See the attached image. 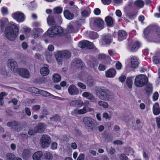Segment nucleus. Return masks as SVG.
I'll return each instance as SVG.
<instances>
[{
	"label": "nucleus",
	"mask_w": 160,
	"mask_h": 160,
	"mask_svg": "<svg viewBox=\"0 0 160 160\" xmlns=\"http://www.w3.org/2000/svg\"><path fill=\"white\" fill-rule=\"evenodd\" d=\"M18 27L15 24L6 28L5 34L6 38L11 41L15 40L18 33Z\"/></svg>",
	"instance_id": "f257e3e1"
},
{
	"label": "nucleus",
	"mask_w": 160,
	"mask_h": 160,
	"mask_svg": "<svg viewBox=\"0 0 160 160\" xmlns=\"http://www.w3.org/2000/svg\"><path fill=\"white\" fill-rule=\"evenodd\" d=\"M96 95L101 100L110 101L113 98L110 92L108 89L98 88L96 91Z\"/></svg>",
	"instance_id": "f03ea898"
},
{
	"label": "nucleus",
	"mask_w": 160,
	"mask_h": 160,
	"mask_svg": "<svg viewBox=\"0 0 160 160\" xmlns=\"http://www.w3.org/2000/svg\"><path fill=\"white\" fill-rule=\"evenodd\" d=\"M151 28L150 27H148L144 30V38L148 39L150 41L155 42H160V28H158L157 35H152L148 38V35L150 32Z\"/></svg>",
	"instance_id": "7ed1b4c3"
},
{
	"label": "nucleus",
	"mask_w": 160,
	"mask_h": 160,
	"mask_svg": "<svg viewBox=\"0 0 160 160\" xmlns=\"http://www.w3.org/2000/svg\"><path fill=\"white\" fill-rule=\"evenodd\" d=\"M104 22L99 18H94L90 20V26L93 30H99L103 28Z\"/></svg>",
	"instance_id": "20e7f679"
},
{
	"label": "nucleus",
	"mask_w": 160,
	"mask_h": 160,
	"mask_svg": "<svg viewBox=\"0 0 160 160\" xmlns=\"http://www.w3.org/2000/svg\"><path fill=\"white\" fill-rule=\"evenodd\" d=\"M83 122L90 130L94 131L97 128L98 125L97 122L92 118L85 117L83 119Z\"/></svg>",
	"instance_id": "39448f33"
},
{
	"label": "nucleus",
	"mask_w": 160,
	"mask_h": 160,
	"mask_svg": "<svg viewBox=\"0 0 160 160\" xmlns=\"http://www.w3.org/2000/svg\"><path fill=\"white\" fill-rule=\"evenodd\" d=\"M148 81V79L146 76L143 74H140L136 77L134 84L136 87L141 88L146 85Z\"/></svg>",
	"instance_id": "423d86ee"
},
{
	"label": "nucleus",
	"mask_w": 160,
	"mask_h": 160,
	"mask_svg": "<svg viewBox=\"0 0 160 160\" xmlns=\"http://www.w3.org/2000/svg\"><path fill=\"white\" fill-rule=\"evenodd\" d=\"M47 32L50 37H52L56 35H60L63 32V30L62 28L60 26H53L49 29Z\"/></svg>",
	"instance_id": "0eeeda50"
},
{
	"label": "nucleus",
	"mask_w": 160,
	"mask_h": 160,
	"mask_svg": "<svg viewBox=\"0 0 160 160\" xmlns=\"http://www.w3.org/2000/svg\"><path fill=\"white\" fill-rule=\"evenodd\" d=\"M40 144L42 148H47L50 145L51 142V137L48 135H43L40 140Z\"/></svg>",
	"instance_id": "6e6552de"
},
{
	"label": "nucleus",
	"mask_w": 160,
	"mask_h": 160,
	"mask_svg": "<svg viewBox=\"0 0 160 160\" xmlns=\"http://www.w3.org/2000/svg\"><path fill=\"white\" fill-rule=\"evenodd\" d=\"M55 56L58 64H60L63 58H68L70 57L71 53L69 52L67 50L60 51L56 54Z\"/></svg>",
	"instance_id": "1a4fd4ad"
},
{
	"label": "nucleus",
	"mask_w": 160,
	"mask_h": 160,
	"mask_svg": "<svg viewBox=\"0 0 160 160\" xmlns=\"http://www.w3.org/2000/svg\"><path fill=\"white\" fill-rule=\"evenodd\" d=\"M7 66L14 73H16L18 69L17 62L13 59H8L7 62Z\"/></svg>",
	"instance_id": "9d476101"
},
{
	"label": "nucleus",
	"mask_w": 160,
	"mask_h": 160,
	"mask_svg": "<svg viewBox=\"0 0 160 160\" xmlns=\"http://www.w3.org/2000/svg\"><path fill=\"white\" fill-rule=\"evenodd\" d=\"M12 18L20 22H24L25 19V16L23 13L20 11H17L12 14Z\"/></svg>",
	"instance_id": "9b49d317"
},
{
	"label": "nucleus",
	"mask_w": 160,
	"mask_h": 160,
	"mask_svg": "<svg viewBox=\"0 0 160 160\" xmlns=\"http://www.w3.org/2000/svg\"><path fill=\"white\" fill-rule=\"evenodd\" d=\"M16 73L25 78H28L30 76L28 71L27 69L24 68H18Z\"/></svg>",
	"instance_id": "f8f14e48"
},
{
	"label": "nucleus",
	"mask_w": 160,
	"mask_h": 160,
	"mask_svg": "<svg viewBox=\"0 0 160 160\" xmlns=\"http://www.w3.org/2000/svg\"><path fill=\"white\" fill-rule=\"evenodd\" d=\"M78 46L82 48H93V43L88 41L83 40L79 42Z\"/></svg>",
	"instance_id": "ddd939ff"
},
{
	"label": "nucleus",
	"mask_w": 160,
	"mask_h": 160,
	"mask_svg": "<svg viewBox=\"0 0 160 160\" xmlns=\"http://www.w3.org/2000/svg\"><path fill=\"white\" fill-rule=\"evenodd\" d=\"M68 92L71 95H78L79 91L75 86L73 85H71L68 88Z\"/></svg>",
	"instance_id": "4468645a"
},
{
	"label": "nucleus",
	"mask_w": 160,
	"mask_h": 160,
	"mask_svg": "<svg viewBox=\"0 0 160 160\" xmlns=\"http://www.w3.org/2000/svg\"><path fill=\"white\" fill-rule=\"evenodd\" d=\"M138 60V58L136 56H133L130 58L132 68H135L138 66L139 63Z\"/></svg>",
	"instance_id": "2eb2a0df"
},
{
	"label": "nucleus",
	"mask_w": 160,
	"mask_h": 160,
	"mask_svg": "<svg viewBox=\"0 0 160 160\" xmlns=\"http://www.w3.org/2000/svg\"><path fill=\"white\" fill-rule=\"evenodd\" d=\"M43 32V31L41 28H34L31 34L32 37L34 38H37Z\"/></svg>",
	"instance_id": "dca6fc26"
},
{
	"label": "nucleus",
	"mask_w": 160,
	"mask_h": 160,
	"mask_svg": "<svg viewBox=\"0 0 160 160\" xmlns=\"http://www.w3.org/2000/svg\"><path fill=\"white\" fill-rule=\"evenodd\" d=\"M82 96L89 100L92 102H96V99L91 93L88 92H85L82 93Z\"/></svg>",
	"instance_id": "f3484780"
},
{
	"label": "nucleus",
	"mask_w": 160,
	"mask_h": 160,
	"mask_svg": "<svg viewBox=\"0 0 160 160\" xmlns=\"http://www.w3.org/2000/svg\"><path fill=\"white\" fill-rule=\"evenodd\" d=\"M87 112V110L86 109V107H84L80 109H74L72 111V115L75 116L77 114H84L86 113Z\"/></svg>",
	"instance_id": "a211bd4d"
},
{
	"label": "nucleus",
	"mask_w": 160,
	"mask_h": 160,
	"mask_svg": "<svg viewBox=\"0 0 160 160\" xmlns=\"http://www.w3.org/2000/svg\"><path fill=\"white\" fill-rule=\"evenodd\" d=\"M116 72L115 69L110 68L105 71L106 77L109 78H112L116 75Z\"/></svg>",
	"instance_id": "6ab92c4d"
},
{
	"label": "nucleus",
	"mask_w": 160,
	"mask_h": 160,
	"mask_svg": "<svg viewBox=\"0 0 160 160\" xmlns=\"http://www.w3.org/2000/svg\"><path fill=\"white\" fill-rule=\"evenodd\" d=\"M67 29L69 33H76L78 31V29L76 28L74 25V23L72 22H70L68 25Z\"/></svg>",
	"instance_id": "aec40b11"
},
{
	"label": "nucleus",
	"mask_w": 160,
	"mask_h": 160,
	"mask_svg": "<svg viewBox=\"0 0 160 160\" xmlns=\"http://www.w3.org/2000/svg\"><path fill=\"white\" fill-rule=\"evenodd\" d=\"M7 126L11 127V129L14 131H18L19 127V124L16 121L9 122L7 123Z\"/></svg>",
	"instance_id": "412c9836"
},
{
	"label": "nucleus",
	"mask_w": 160,
	"mask_h": 160,
	"mask_svg": "<svg viewBox=\"0 0 160 160\" xmlns=\"http://www.w3.org/2000/svg\"><path fill=\"white\" fill-rule=\"evenodd\" d=\"M49 67L47 65H44L43 67L40 70L41 74L44 76L48 75L49 73Z\"/></svg>",
	"instance_id": "4be33fe9"
},
{
	"label": "nucleus",
	"mask_w": 160,
	"mask_h": 160,
	"mask_svg": "<svg viewBox=\"0 0 160 160\" xmlns=\"http://www.w3.org/2000/svg\"><path fill=\"white\" fill-rule=\"evenodd\" d=\"M70 106H77L79 107H81L83 105V102L79 99L72 101L70 103Z\"/></svg>",
	"instance_id": "5701e85b"
},
{
	"label": "nucleus",
	"mask_w": 160,
	"mask_h": 160,
	"mask_svg": "<svg viewBox=\"0 0 160 160\" xmlns=\"http://www.w3.org/2000/svg\"><path fill=\"white\" fill-rule=\"evenodd\" d=\"M118 39L120 41L126 39L127 34L125 31L121 30L118 32Z\"/></svg>",
	"instance_id": "b1692460"
},
{
	"label": "nucleus",
	"mask_w": 160,
	"mask_h": 160,
	"mask_svg": "<svg viewBox=\"0 0 160 160\" xmlns=\"http://www.w3.org/2000/svg\"><path fill=\"white\" fill-rule=\"evenodd\" d=\"M46 128V125L44 123H40L35 128V129L37 132L41 133L44 132Z\"/></svg>",
	"instance_id": "393cba45"
},
{
	"label": "nucleus",
	"mask_w": 160,
	"mask_h": 160,
	"mask_svg": "<svg viewBox=\"0 0 160 160\" xmlns=\"http://www.w3.org/2000/svg\"><path fill=\"white\" fill-rule=\"evenodd\" d=\"M153 112L154 115H157L160 113V109L159 104L158 103H155L153 106Z\"/></svg>",
	"instance_id": "a878e982"
},
{
	"label": "nucleus",
	"mask_w": 160,
	"mask_h": 160,
	"mask_svg": "<svg viewBox=\"0 0 160 160\" xmlns=\"http://www.w3.org/2000/svg\"><path fill=\"white\" fill-rule=\"evenodd\" d=\"M42 152L41 151H38L35 152L32 155L33 160H41L42 156Z\"/></svg>",
	"instance_id": "bb28decb"
},
{
	"label": "nucleus",
	"mask_w": 160,
	"mask_h": 160,
	"mask_svg": "<svg viewBox=\"0 0 160 160\" xmlns=\"http://www.w3.org/2000/svg\"><path fill=\"white\" fill-rule=\"evenodd\" d=\"M63 14L65 17L68 19L71 20L73 18V14L71 13L68 10H65L64 11Z\"/></svg>",
	"instance_id": "cd10ccee"
},
{
	"label": "nucleus",
	"mask_w": 160,
	"mask_h": 160,
	"mask_svg": "<svg viewBox=\"0 0 160 160\" xmlns=\"http://www.w3.org/2000/svg\"><path fill=\"white\" fill-rule=\"evenodd\" d=\"M91 13V10L88 7L84 8L83 11L81 12V15L83 17H88Z\"/></svg>",
	"instance_id": "c85d7f7f"
},
{
	"label": "nucleus",
	"mask_w": 160,
	"mask_h": 160,
	"mask_svg": "<svg viewBox=\"0 0 160 160\" xmlns=\"http://www.w3.org/2000/svg\"><path fill=\"white\" fill-rule=\"evenodd\" d=\"M32 153L31 151L29 150H24L22 153V156L25 159H27Z\"/></svg>",
	"instance_id": "c756f323"
},
{
	"label": "nucleus",
	"mask_w": 160,
	"mask_h": 160,
	"mask_svg": "<svg viewBox=\"0 0 160 160\" xmlns=\"http://www.w3.org/2000/svg\"><path fill=\"white\" fill-rule=\"evenodd\" d=\"M134 77H128L126 80V84L129 88H131L132 87L133 81L134 79Z\"/></svg>",
	"instance_id": "7c9ffc66"
},
{
	"label": "nucleus",
	"mask_w": 160,
	"mask_h": 160,
	"mask_svg": "<svg viewBox=\"0 0 160 160\" xmlns=\"http://www.w3.org/2000/svg\"><path fill=\"white\" fill-rule=\"evenodd\" d=\"M102 39L106 44H108L111 41L112 37L110 34L104 35Z\"/></svg>",
	"instance_id": "2f4dec72"
},
{
	"label": "nucleus",
	"mask_w": 160,
	"mask_h": 160,
	"mask_svg": "<svg viewBox=\"0 0 160 160\" xmlns=\"http://www.w3.org/2000/svg\"><path fill=\"white\" fill-rule=\"evenodd\" d=\"M105 21L108 26H111L113 25L114 20L111 17L107 16L105 18Z\"/></svg>",
	"instance_id": "473e14b6"
},
{
	"label": "nucleus",
	"mask_w": 160,
	"mask_h": 160,
	"mask_svg": "<svg viewBox=\"0 0 160 160\" xmlns=\"http://www.w3.org/2000/svg\"><path fill=\"white\" fill-rule=\"evenodd\" d=\"M146 92L147 94H151L152 91V88L151 84H148L145 88Z\"/></svg>",
	"instance_id": "72a5a7b5"
},
{
	"label": "nucleus",
	"mask_w": 160,
	"mask_h": 160,
	"mask_svg": "<svg viewBox=\"0 0 160 160\" xmlns=\"http://www.w3.org/2000/svg\"><path fill=\"white\" fill-rule=\"evenodd\" d=\"M140 46V44L137 41H135L132 47L131 50L132 51H135L137 50Z\"/></svg>",
	"instance_id": "f704fd0d"
},
{
	"label": "nucleus",
	"mask_w": 160,
	"mask_h": 160,
	"mask_svg": "<svg viewBox=\"0 0 160 160\" xmlns=\"http://www.w3.org/2000/svg\"><path fill=\"white\" fill-rule=\"evenodd\" d=\"M52 79L54 82H58L60 81L61 77L59 74H55L53 76Z\"/></svg>",
	"instance_id": "c9c22d12"
},
{
	"label": "nucleus",
	"mask_w": 160,
	"mask_h": 160,
	"mask_svg": "<svg viewBox=\"0 0 160 160\" xmlns=\"http://www.w3.org/2000/svg\"><path fill=\"white\" fill-rule=\"evenodd\" d=\"M47 21L48 24L49 25H53L55 24V22L53 18L50 16H49L47 18Z\"/></svg>",
	"instance_id": "e433bc0d"
},
{
	"label": "nucleus",
	"mask_w": 160,
	"mask_h": 160,
	"mask_svg": "<svg viewBox=\"0 0 160 160\" xmlns=\"http://www.w3.org/2000/svg\"><path fill=\"white\" fill-rule=\"evenodd\" d=\"M98 105L104 108H107L108 107V104L106 102L100 100L98 102Z\"/></svg>",
	"instance_id": "4c0bfd02"
},
{
	"label": "nucleus",
	"mask_w": 160,
	"mask_h": 160,
	"mask_svg": "<svg viewBox=\"0 0 160 160\" xmlns=\"http://www.w3.org/2000/svg\"><path fill=\"white\" fill-rule=\"evenodd\" d=\"M39 94L44 97H50L51 98V95H52L46 91L42 90H40Z\"/></svg>",
	"instance_id": "58836bf2"
},
{
	"label": "nucleus",
	"mask_w": 160,
	"mask_h": 160,
	"mask_svg": "<svg viewBox=\"0 0 160 160\" xmlns=\"http://www.w3.org/2000/svg\"><path fill=\"white\" fill-rule=\"evenodd\" d=\"M16 156L13 154L9 153L6 155V159L7 160H15Z\"/></svg>",
	"instance_id": "ea45409f"
},
{
	"label": "nucleus",
	"mask_w": 160,
	"mask_h": 160,
	"mask_svg": "<svg viewBox=\"0 0 160 160\" xmlns=\"http://www.w3.org/2000/svg\"><path fill=\"white\" fill-rule=\"evenodd\" d=\"M62 11V8L60 7H57L54 8L53 12L55 13L60 14Z\"/></svg>",
	"instance_id": "a19ab883"
},
{
	"label": "nucleus",
	"mask_w": 160,
	"mask_h": 160,
	"mask_svg": "<svg viewBox=\"0 0 160 160\" xmlns=\"http://www.w3.org/2000/svg\"><path fill=\"white\" fill-rule=\"evenodd\" d=\"M97 63V62L96 60L92 59L88 62V64L90 67L93 68L95 66Z\"/></svg>",
	"instance_id": "79ce46f5"
},
{
	"label": "nucleus",
	"mask_w": 160,
	"mask_h": 160,
	"mask_svg": "<svg viewBox=\"0 0 160 160\" xmlns=\"http://www.w3.org/2000/svg\"><path fill=\"white\" fill-rule=\"evenodd\" d=\"M135 5L140 8H142L144 6V2L142 0H137L135 2Z\"/></svg>",
	"instance_id": "37998d69"
},
{
	"label": "nucleus",
	"mask_w": 160,
	"mask_h": 160,
	"mask_svg": "<svg viewBox=\"0 0 160 160\" xmlns=\"http://www.w3.org/2000/svg\"><path fill=\"white\" fill-rule=\"evenodd\" d=\"M89 37L91 39H94L97 38L98 35L97 32H92L90 33Z\"/></svg>",
	"instance_id": "c03bdc74"
},
{
	"label": "nucleus",
	"mask_w": 160,
	"mask_h": 160,
	"mask_svg": "<svg viewBox=\"0 0 160 160\" xmlns=\"http://www.w3.org/2000/svg\"><path fill=\"white\" fill-rule=\"evenodd\" d=\"M134 151L133 149L130 148H129L126 149V153L128 155H133Z\"/></svg>",
	"instance_id": "a18cd8bd"
},
{
	"label": "nucleus",
	"mask_w": 160,
	"mask_h": 160,
	"mask_svg": "<svg viewBox=\"0 0 160 160\" xmlns=\"http://www.w3.org/2000/svg\"><path fill=\"white\" fill-rule=\"evenodd\" d=\"M44 156L46 158L48 159H50L52 158L53 157L52 154L48 152H46L44 153Z\"/></svg>",
	"instance_id": "49530a36"
},
{
	"label": "nucleus",
	"mask_w": 160,
	"mask_h": 160,
	"mask_svg": "<svg viewBox=\"0 0 160 160\" xmlns=\"http://www.w3.org/2000/svg\"><path fill=\"white\" fill-rule=\"evenodd\" d=\"M70 8L71 11L73 13H77L78 11V8L77 6H72Z\"/></svg>",
	"instance_id": "de8ad7c7"
},
{
	"label": "nucleus",
	"mask_w": 160,
	"mask_h": 160,
	"mask_svg": "<svg viewBox=\"0 0 160 160\" xmlns=\"http://www.w3.org/2000/svg\"><path fill=\"white\" fill-rule=\"evenodd\" d=\"M50 119L51 121L53 122H57V121H59L60 120V118L59 116L58 115H55L53 117L51 118Z\"/></svg>",
	"instance_id": "09e8293b"
},
{
	"label": "nucleus",
	"mask_w": 160,
	"mask_h": 160,
	"mask_svg": "<svg viewBox=\"0 0 160 160\" xmlns=\"http://www.w3.org/2000/svg\"><path fill=\"white\" fill-rule=\"evenodd\" d=\"M29 91L33 93L39 94L40 90L34 87H32L30 88Z\"/></svg>",
	"instance_id": "8fccbe9b"
},
{
	"label": "nucleus",
	"mask_w": 160,
	"mask_h": 160,
	"mask_svg": "<svg viewBox=\"0 0 160 160\" xmlns=\"http://www.w3.org/2000/svg\"><path fill=\"white\" fill-rule=\"evenodd\" d=\"M153 62L155 64L160 63V57L155 56L153 58Z\"/></svg>",
	"instance_id": "3c124183"
},
{
	"label": "nucleus",
	"mask_w": 160,
	"mask_h": 160,
	"mask_svg": "<svg viewBox=\"0 0 160 160\" xmlns=\"http://www.w3.org/2000/svg\"><path fill=\"white\" fill-rule=\"evenodd\" d=\"M103 117L105 119L108 120H110L111 118V116L109 115L108 113L106 112L103 113Z\"/></svg>",
	"instance_id": "603ef678"
},
{
	"label": "nucleus",
	"mask_w": 160,
	"mask_h": 160,
	"mask_svg": "<svg viewBox=\"0 0 160 160\" xmlns=\"http://www.w3.org/2000/svg\"><path fill=\"white\" fill-rule=\"evenodd\" d=\"M142 156L144 160H149V157L148 155L145 151L143 152Z\"/></svg>",
	"instance_id": "864d4df0"
},
{
	"label": "nucleus",
	"mask_w": 160,
	"mask_h": 160,
	"mask_svg": "<svg viewBox=\"0 0 160 160\" xmlns=\"http://www.w3.org/2000/svg\"><path fill=\"white\" fill-rule=\"evenodd\" d=\"M37 6V4L34 2H32L29 5V8L31 10L35 9Z\"/></svg>",
	"instance_id": "5fc2aeb1"
},
{
	"label": "nucleus",
	"mask_w": 160,
	"mask_h": 160,
	"mask_svg": "<svg viewBox=\"0 0 160 160\" xmlns=\"http://www.w3.org/2000/svg\"><path fill=\"white\" fill-rule=\"evenodd\" d=\"M40 106L39 105H34L32 107V110L34 111H38L40 109Z\"/></svg>",
	"instance_id": "6e6d98bb"
},
{
	"label": "nucleus",
	"mask_w": 160,
	"mask_h": 160,
	"mask_svg": "<svg viewBox=\"0 0 160 160\" xmlns=\"http://www.w3.org/2000/svg\"><path fill=\"white\" fill-rule=\"evenodd\" d=\"M58 147V144L56 142H53L52 143L51 148L52 150H55L57 149Z\"/></svg>",
	"instance_id": "4d7b16f0"
},
{
	"label": "nucleus",
	"mask_w": 160,
	"mask_h": 160,
	"mask_svg": "<svg viewBox=\"0 0 160 160\" xmlns=\"http://www.w3.org/2000/svg\"><path fill=\"white\" fill-rule=\"evenodd\" d=\"M158 92H155L153 95L152 98L154 101H155L158 100Z\"/></svg>",
	"instance_id": "13d9d810"
},
{
	"label": "nucleus",
	"mask_w": 160,
	"mask_h": 160,
	"mask_svg": "<svg viewBox=\"0 0 160 160\" xmlns=\"http://www.w3.org/2000/svg\"><path fill=\"white\" fill-rule=\"evenodd\" d=\"M78 86L81 88L82 89H85L86 88V85L82 82H78Z\"/></svg>",
	"instance_id": "bf43d9fd"
},
{
	"label": "nucleus",
	"mask_w": 160,
	"mask_h": 160,
	"mask_svg": "<svg viewBox=\"0 0 160 160\" xmlns=\"http://www.w3.org/2000/svg\"><path fill=\"white\" fill-rule=\"evenodd\" d=\"M121 160H128V158L124 154H121L119 157Z\"/></svg>",
	"instance_id": "052dcab7"
},
{
	"label": "nucleus",
	"mask_w": 160,
	"mask_h": 160,
	"mask_svg": "<svg viewBox=\"0 0 160 160\" xmlns=\"http://www.w3.org/2000/svg\"><path fill=\"white\" fill-rule=\"evenodd\" d=\"M2 12L3 14L6 15L8 13V10L7 8L3 7L2 9Z\"/></svg>",
	"instance_id": "680f3d73"
},
{
	"label": "nucleus",
	"mask_w": 160,
	"mask_h": 160,
	"mask_svg": "<svg viewBox=\"0 0 160 160\" xmlns=\"http://www.w3.org/2000/svg\"><path fill=\"white\" fill-rule=\"evenodd\" d=\"M94 13L96 15H98L101 13L100 10L98 8H95L94 11Z\"/></svg>",
	"instance_id": "e2e57ef3"
},
{
	"label": "nucleus",
	"mask_w": 160,
	"mask_h": 160,
	"mask_svg": "<svg viewBox=\"0 0 160 160\" xmlns=\"http://www.w3.org/2000/svg\"><path fill=\"white\" fill-rule=\"evenodd\" d=\"M93 82V80L91 79H88L86 81L87 84L89 86H91Z\"/></svg>",
	"instance_id": "0e129e2a"
},
{
	"label": "nucleus",
	"mask_w": 160,
	"mask_h": 160,
	"mask_svg": "<svg viewBox=\"0 0 160 160\" xmlns=\"http://www.w3.org/2000/svg\"><path fill=\"white\" fill-rule=\"evenodd\" d=\"M25 111L26 114L29 116L31 115V112L30 109L28 108H25Z\"/></svg>",
	"instance_id": "69168bd1"
},
{
	"label": "nucleus",
	"mask_w": 160,
	"mask_h": 160,
	"mask_svg": "<svg viewBox=\"0 0 160 160\" xmlns=\"http://www.w3.org/2000/svg\"><path fill=\"white\" fill-rule=\"evenodd\" d=\"M106 69V68L105 66L102 64H100L98 67V69L100 71H103Z\"/></svg>",
	"instance_id": "338daca9"
},
{
	"label": "nucleus",
	"mask_w": 160,
	"mask_h": 160,
	"mask_svg": "<svg viewBox=\"0 0 160 160\" xmlns=\"http://www.w3.org/2000/svg\"><path fill=\"white\" fill-rule=\"evenodd\" d=\"M76 63L77 64H78L77 65L79 67H81L82 66V61L81 60L78 59L76 60Z\"/></svg>",
	"instance_id": "774afa93"
}]
</instances>
